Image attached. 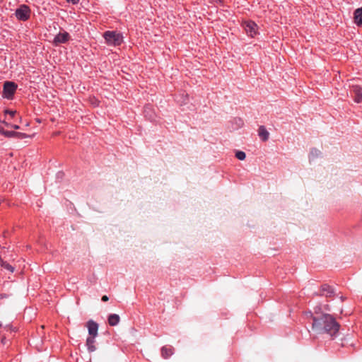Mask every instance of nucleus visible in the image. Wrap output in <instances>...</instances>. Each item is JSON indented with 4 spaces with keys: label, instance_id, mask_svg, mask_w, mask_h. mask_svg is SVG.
Returning a JSON list of instances; mask_svg holds the SVG:
<instances>
[{
    "label": "nucleus",
    "instance_id": "obj_1",
    "mask_svg": "<svg viewBox=\"0 0 362 362\" xmlns=\"http://www.w3.org/2000/svg\"><path fill=\"white\" fill-rule=\"evenodd\" d=\"M312 329L317 334H327L331 337L339 332V324L329 314L313 317Z\"/></svg>",
    "mask_w": 362,
    "mask_h": 362
},
{
    "label": "nucleus",
    "instance_id": "obj_2",
    "mask_svg": "<svg viewBox=\"0 0 362 362\" xmlns=\"http://www.w3.org/2000/svg\"><path fill=\"white\" fill-rule=\"evenodd\" d=\"M103 37L105 38L107 44L111 46L120 45L123 42V36L121 33H118L115 31H106L103 33Z\"/></svg>",
    "mask_w": 362,
    "mask_h": 362
},
{
    "label": "nucleus",
    "instance_id": "obj_3",
    "mask_svg": "<svg viewBox=\"0 0 362 362\" xmlns=\"http://www.w3.org/2000/svg\"><path fill=\"white\" fill-rule=\"evenodd\" d=\"M16 18L23 21H27L30 18V9L28 6L21 4L15 12Z\"/></svg>",
    "mask_w": 362,
    "mask_h": 362
},
{
    "label": "nucleus",
    "instance_id": "obj_4",
    "mask_svg": "<svg viewBox=\"0 0 362 362\" xmlns=\"http://www.w3.org/2000/svg\"><path fill=\"white\" fill-rule=\"evenodd\" d=\"M17 89V85L13 81H6L4 84V94L7 99H11Z\"/></svg>",
    "mask_w": 362,
    "mask_h": 362
},
{
    "label": "nucleus",
    "instance_id": "obj_5",
    "mask_svg": "<svg viewBox=\"0 0 362 362\" xmlns=\"http://www.w3.org/2000/svg\"><path fill=\"white\" fill-rule=\"evenodd\" d=\"M243 27L246 33L250 36L254 37L257 33V25L253 21H245L243 23Z\"/></svg>",
    "mask_w": 362,
    "mask_h": 362
},
{
    "label": "nucleus",
    "instance_id": "obj_6",
    "mask_svg": "<svg viewBox=\"0 0 362 362\" xmlns=\"http://www.w3.org/2000/svg\"><path fill=\"white\" fill-rule=\"evenodd\" d=\"M350 87L352 88V92L354 93V100L356 103H360L362 102V88L356 84L350 85Z\"/></svg>",
    "mask_w": 362,
    "mask_h": 362
},
{
    "label": "nucleus",
    "instance_id": "obj_7",
    "mask_svg": "<svg viewBox=\"0 0 362 362\" xmlns=\"http://www.w3.org/2000/svg\"><path fill=\"white\" fill-rule=\"evenodd\" d=\"M70 38V35L67 32L59 33L54 38L55 45L66 43Z\"/></svg>",
    "mask_w": 362,
    "mask_h": 362
},
{
    "label": "nucleus",
    "instance_id": "obj_8",
    "mask_svg": "<svg viewBox=\"0 0 362 362\" xmlns=\"http://www.w3.org/2000/svg\"><path fill=\"white\" fill-rule=\"evenodd\" d=\"M87 327L88 330V334L90 336L97 337L98 336V325L93 320H90L87 322Z\"/></svg>",
    "mask_w": 362,
    "mask_h": 362
},
{
    "label": "nucleus",
    "instance_id": "obj_9",
    "mask_svg": "<svg viewBox=\"0 0 362 362\" xmlns=\"http://www.w3.org/2000/svg\"><path fill=\"white\" fill-rule=\"evenodd\" d=\"M334 293V292L333 288H332L329 286L325 284L322 286L320 293L321 296H324L328 298L332 296Z\"/></svg>",
    "mask_w": 362,
    "mask_h": 362
},
{
    "label": "nucleus",
    "instance_id": "obj_10",
    "mask_svg": "<svg viewBox=\"0 0 362 362\" xmlns=\"http://www.w3.org/2000/svg\"><path fill=\"white\" fill-rule=\"evenodd\" d=\"M173 354V348L171 346H164L161 349V355L164 358H168Z\"/></svg>",
    "mask_w": 362,
    "mask_h": 362
},
{
    "label": "nucleus",
    "instance_id": "obj_11",
    "mask_svg": "<svg viewBox=\"0 0 362 362\" xmlns=\"http://www.w3.org/2000/svg\"><path fill=\"white\" fill-rule=\"evenodd\" d=\"M354 22L357 25H362V7L354 11Z\"/></svg>",
    "mask_w": 362,
    "mask_h": 362
},
{
    "label": "nucleus",
    "instance_id": "obj_12",
    "mask_svg": "<svg viewBox=\"0 0 362 362\" xmlns=\"http://www.w3.org/2000/svg\"><path fill=\"white\" fill-rule=\"evenodd\" d=\"M258 134L262 141H266L269 139V134L264 126H260L258 130Z\"/></svg>",
    "mask_w": 362,
    "mask_h": 362
},
{
    "label": "nucleus",
    "instance_id": "obj_13",
    "mask_svg": "<svg viewBox=\"0 0 362 362\" xmlns=\"http://www.w3.org/2000/svg\"><path fill=\"white\" fill-rule=\"evenodd\" d=\"M119 319L117 314H110L108 316V323L110 326H116L119 323Z\"/></svg>",
    "mask_w": 362,
    "mask_h": 362
},
{
    "label": "nucleus",
    "instance_id": "obj_14",
    "mask_svg": "<svg viewBox=\"0 0 362 362\" xmlns=\"http://www.w3.org/2000/svg\"><path fill=\"white\" fill-rule=\"evenodd\" d=\"M321 154L322 152L320 150L317 148H313L310 153V159H315L321 156Z\"/></svg>",
    "mask_w": 362,
    "mask_h": 362
},
{
    "label": "nucleus",
    "instance_id": "obj_15",
    "mask_svg": "<svg viewBox=\"0 0 362 362\" xmlns=\"http://www.w3.org/2000/svg\"><path fill=\"white\" fill-rule=\"evenodd\" d=\"M14 137H16L18 139H23L28 138V137H30V136L26 134H24V133L15 132Z\"/></svg>",
    "mask_w": 362,
    "mask_h": 362
},
{
    "label": "nucleus",
    "instance_id": "obj_16",
    "mask_svg": "<svg viewBox=\"0 0 362 362\" xmlns=\"http://www.w3.org/2000/svg\"><path fill=\"white\" fill-rule=\"evenodd\" d=\"M235 156L238 159L243 160L245 159L246 155L245 152L239 151L236 152Z\"/></svg>",
    "mask_w": 362,
    "mask_h": 362
},
{
    "label": "nucleus",
    "instance_id": "obj_17",
    "mask_svg": "<svg viewBox=\"0 0 362 362\" xmlns=\"http://www.w3.org/2000/svg\"><path fill=\"white\" fill-rule=\"evenodd\" d=\"M1 266L11 272H13L14 270V268L6 262H2V264Z\"/></svg>",
    "mask_w": 362,
    "mask_h": 362
},
{
    "label": "nucleus",
    "instance_id": "obj_18",
    "mask_svg": "<svg viewBox=\"0 0 362 362\" xmlns=\"http://www.w3.org/2000/svg\"><path fill=\"white\" fill-rule=\"evenodd\" d=\"M95 337H93V336H89L88 337H87L86 341V346L94 344L95 342Z\"/></svg>",
    "mask_w": 362,
    "mask_h": 362
},
{
    "label": "nucleus",
    "instance_id": "obj_19",
    "mask_svg": "<svg viewBox=\"0 0 362 362\" xmlns=\"http://www.w3.org/2000/svg\"><path fill=\"white\" fill-rule=\"evenodd\" d=\"M15 132L13 131H5L4 135L6 137H14Z\"/></svg>",
    "mask_w": 362,
    "mask_h": 362
},
{
    "label": "nucleus",
    "instance_id": "obj_20",
    "mask_svg": "<svg viewBox=\"0 0 362 362\" xmlns=\"http://www.w3.org/2000/svg\"><path fill=\"white\" fill-rule=\"evenodd\" d=\"M64 175V173L62 171H59L57 173L56 179L57 180V181L59 182L63 179Z\"/></svg>",
    "mask_w": 362,
    "mask_h": 362
},
{
    "label": "nucleus",
    "instance_id": "obj_21",
    "mask_svg": "<svg viewBox=\"0 0 362 362\" xmlns=\"http://www.w3.org/2000/svg\"><path fill=\"white\" fill-rule=\"evenodd\" d=\"M86 346L89 353L93 352L96 350V346L95 344L87 345Z\"/></svg>",
    "mask_w": 362,
    "mask_h": 362
},
{
    "label": "nucleus",
    "instance_id": "obj_22",
    "mask_svg": "<svg viewBox=\"0 0 362 362\" xmlns=\"http://www.w3.org/2000/svg\"><path fill=\"white\" fill-rule=\"evenodd\" d=\"M5 113L9 115L11 117H13L16 115V111L6 110H5Z\"/></svg>",
    "mask_w": 362,
    "mask_h": 362
},
{
    "label": "nucleus",
    "instance_id": "obj_23",
    "mask_svg": "<svg viewBox=\"0 0 362 362\" xmlns=\"http://www.w3.org/2000/svg\"><path fill=\"white\" fill-rule=\"evenodd\" d=\"M108 300H109V298H108V296H106V295H104V296L102 297V300H103V302H106V301H107Z\"/></svg>",
    "mask_w": 362,
    "mask_h": 362
},
{
    "label": "nucleus",
    "instance_id": "obj_24",
    "mask_svg": "<svg viewBox=\"0 0 362 362\" xmlns=\"http://www.w3.org/2000/svg\"><path fill=\"white\" fill-rule=\"evenodd\" d=\"M68 2H71L73 4H76L78 3L79 0H66Z\"/></svg>",
    "mask_w": 362,
    "mask_h": 362
},
{
    "label": "nucleus",
    "instance_id": "obj_25",
    "mask_svg": "<svg viewBox=\"0 0 362 362\" xmlns=\"http://www.w3.org/2000/svg\"><path fill=\"white\" fill-rule=\"evenodd\" d=\"M11 127H12V128H13L15 129H20V127L18 125H17V124H12V125H11Z\"/></svg>",
    "mask_w": 362,
    "mask_h": 362
},
{
    "label": "nucleus",
    "instance_id": "obj_26",
    "mask_svg": "<svg viewBox=\"0 0 362 362\" xmlns=\"http://www.w3.org/2000/svg\"><path fill=\"white\" fill-rule=\"evenodd\" d=\"M4 127L0 125V133L4 135V132H5Z\"/></svg>",
    "mask_w": 362,
    "mask_h": 362
},
{
    "label": "nucleus",
    "instance_id": "obj_27",
    "mask_svg": "<svg viewBox=\"0 0 362 362\" xmlns=\"http://www.w3.org/2000/svg\"><path fill=\"white\" fill-rule=\"evenodd\" d=\"M5 125L7 127H11V124H8V122H4Z\"/></svg>",
    "mask_w": 362,
    "mask_h": 362
},
{
    "label": "nucleus",
    "instance_id": "obj_28",
    "mask_svg": "<svg viewBox=\"0 0 362 362\" xmlns=\"http://www.w3.org/2000/svg\"><path fill=\"white\" fill-rule=\"evenodd\" d=\"M309 315H310L311 317H313V314L311 313H309Z\"/></svg>",
    "mask_w": 362,
    "mask_h": 362
},
{
    "label": "nucleus",
    "instance_id": "obj_29",
    "mask_svg": "<svg viewBox=\"0 0 362 362\" xmlns=\"http://www.w3.org/2000/svg\"><path fill=\"white\" fill-rule=\"evenodd\" d=\"M2 326V324L0 322V327Z\"/></svg>",
    "mask_w": 362,
    "mask_h": 362
}]
</instances>
